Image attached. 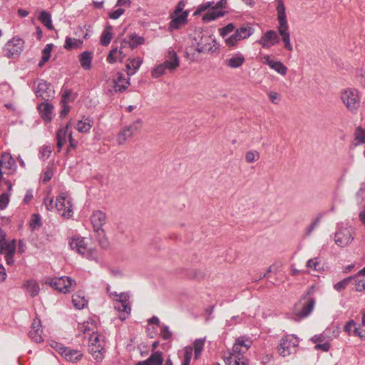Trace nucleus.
<instances>
[{"instance_id": "obj_1", "label": "nucleus", "mask_w": 365, "mask_h": 365, "mask_svg": "<svg viewBox=\"0 0 365 365\" xmlns=\"http://www.w3.org/2000/svg\"><path fill=\"white\" fill-rule=\"evenodd\" d=\"M277 21L279 22L278 32L282 36L284 48L289 51H293V46L290 43V34L289 32V26L285 11V6L282 0H279L277 6Z\"/></svg>"}, {"instance_id": "obj_2", "label": "nucleus", "mask_w": 365, "mask_h": 365, "mask_svg": "<svg viewBox=\"0 0 365 365\" xmlns=\"http://www.w3.org/2000/svg\"><path fill=\"white\" fill-rule=\"evenodd\" d=\"M193 41L196 44L195 51L198 53H214L218 49L215 46V38L213 36L205 34L202 31L196 32Z\"/></svg>"}, {"instance_id": "obj_3", "label": "nucleus", "mask_w": 365, "mask_h": 365, "mask_svg": "<svg viewBox=\"0 0 365 365\" xmlns=\"http://www.w3.org/2000/svg\"><path fill=\"white\" fill-rule=\"evenodd\" d=\"M48 205L51 210L55 208L63 217L69 218L73 215V205L69 197L58 196L55 200L51 199Z\"/></svg>"}, {"instance_id": "obj_4", "label": "nucleus", "mask_w": 365, "mask_h": 365, "mask_svg": "<svg viewBox=\"0 0 365 365\" xmlns=\"http://www.w3.org/2000/svg\"><path fill=\"white\" fill-rule=\"evenodd\" d=\"M69 245L73 250H76L79 255L88 259H96L98 257L97 250L88 247V245L83 237H73L69 242Z\"/></svg>"}, {"instance_id": "obj_5", "label": "nucleus", "mask_w": 365, "mask_h": 365, "mask_svg": "<svg viewBox=\"0 0 365 365\" xmlns=\"http://www.w3.org/2000/svg\"><path fill=\"white\" fill-rule=\"evenodd\" d=\"M49 284L51 287L63 294L70 292L76 287V281L66 276L52 279Z\"/></svg>"}, {"instance_id": "obj_6", "label": "nucleus", "mask_w": 365, "mask_h": 365, "mask_svg": "<svg viewBox=\"0 0 365 365\" xmlns=\"http://www.w3.org/2000/svg\"><path fill=\"white\" fill-rule=\"evenodd\" d=\"M341 98L346 107L351 111L356 110L360 105L358 91L355 88H347L341 95Z\"/></svg>"}, {"instance_id": "obj_7", "label": "nucleus", "mask_w": 365, "mask_h": 365, "mask_svg": "<svg viewBox=\"0 0 365 365\" xmlns=\"http://www.w3.org/2000/svg\"><path fill=\"white\" fill-rule=\"evenodd\" d=\"M299 341L293 336H286L282 337L277 347L280 356L285 357L296 351Z\"/></svg>"}, {"instance_id": "obj_8", "label": "nucleus", "mask_w": 365, "mask_h": 365, "mask_svg": "<svg viewBox=\"0 0 365 365\" xmlns=\"http://www.w3.org/2000/svg\"><path fill=\"white\" fill-rule=\"evenodd\" d=\"M24 41L19 37H14L8 41L3 48L4 56L8 58L18 57L23 51Z\"/></svg>"}, {"instance_id": "obj_9", "label": "nucleus", "mask_w": 365, "mask_h": 365, "mask_svg": "<svg viewBox=\"0 0 365 365\" xmlns=\"http://www.w3.org/2000/svg\"><path fill=\"white\" fill-rule=\"evenodd\" d=\"M141 120L138 119L122 129L117 137L118 144L123 145L128 139L138 133L140 128Z\"/></svg>"}, {"instance_id": "obj_10", "label": "nucleus", "mask_w": 365, "mask_h": 365, "mask_svg": "<svg viewBox=\"0 0 365 365\" xmlns=\"http://www.w3.org/2000/svg\"><path fill=\"white\" fill-rule=\"evenodd\" d=\"M303 302L299 305L301 308L298 309L297 307H295V320L299 321L302 319L307 317L313 311L315 305V299L311 297H303Z\"/></svg>"}, {"instance_id": "obj_11", "label": "nucleus", "mask_w": 365, "mask_h": 365, "mask_svg": "<svg viewBox=\"0 0 365 365\" xmlns=\"http://www.w3.org/2000/svg\"><path fill=\"white\" fill-rule=\"evenodd\" d=\"M108 84V91L110 93L114 91L115 93H122L126 90L130 84V78L125 79L123 74L118 72L117 73V78L107 81Z\"/></svg>"}, {"instance_id": "obj_12", "label": "nucleus", "mask_w": 365, "mask_h": 365, "mask_svg": "<svg viewBox=\"0 0 365 365\" xmlns=\"http://www.w3.org/2000/svg\"><path fill=\"white\" fill-rule=\"evenodd\" d=\"M354 240L351 227H339L335 233V243L341 247L349 245Z\"/></svg>"}, {"instance_id": "obj_13", "label": "nucleus", "mask_w": 365, "mask_h": 365, "mask_svg": "<svg viewBox=\"0 0 365 365\" xmlns=\"http://www.w3.org/2000/svg\"><path fill=\"white\" fill-rule=\"evenodd\" d=\"M279 42V36L277 31L269 30L265 32L257 43L260 44L264 48H269L271 46Z\"/></svg>"}, {"instance_id": "obj_14", "label": "nucleus", "mask_w": 365, "mask_h": 365, "mask_svg": "<svg viewBox=\"0 0 365 365\" xmlns=\"http://www.w3.org/2000/svg\"><path fill=\"white\" fill-rule=\"evenodd\" d=\"M91 221L93 225L94 231L98 235H103V226L106 222V215L101 210H96L93 212L91 217Z\"/></svg>"}, {"instance_id": "obj_15", "label": "nucleus", "mask_w": 365, "mask_h": 365, "mask_svg": "<svg viewBox=\"0 0 365 365\" xmlns=\"http://www.w3.org/2000/svg\"><path fill=\"white\" fill-rule=\"evenodd\" d=\"M119 299L114 304V309L120 312L119 319L125 320L130 312V307L126 299L125 296L120 294Z\"/></svg>"}, {"instance_id": "obj_16", "label": "nucleus", "mask_w": 365, "mask_h": 365, "mask_svg": "<svg viewBox=\"0 0 365 365\" xmlns=\"http://www.w3.org/2000/svg\"><path fill=\"white\" fill-rule=\"evenodd\" d=\"M43 329L41 327V322L38 319H35L32 323L31 329L29 333L30 338L36 343L43 341L41 336Z\"/></svg>"}, {"instance_id": "obj_17", "label": "nucleus", "mask_w": 365, "mask_h": 365, "mask_svg": "<svg viewBox=\"0 0 365 365\" xmlns=\"http://www.w3.org/2000/svg\"><path fill=\"white\" fill-rule=\"evenodd\" d=\"M74 99H75V96L71 97V90H69V89L64 90V91L62 94L61 101V105L62 109L60 113V116L61 118L65 117L68 114V113L70 110V106L68 105V103L70 101H73Z\"/></svg>"}, {"instance_id": "obj_18", "label": "nucleus", "mask_w": 365, "mask_h": 365, "mask_svg": "<svg viewBox=\"0 0 365 365\" xmlns=\"http://www.w3.org/2000/svg\"><path fill=\"white\" fill-rule=\"evenodd\" d=\"M188 16V11H185L182 14H174L172 16V20L169 24V29H178L182 25L187 23V18Z\"/></svg>"}, {"instance_id": "obj_19", "label": "nucleus", "mask_w": 365, "mask_h": 365, "mask_svg": "<svg viewBox=\"0 0 365 365\" xmlns=\"http://www.w3.org/2000/svg\"><path fill=\"white\" fill-rule=\"evenodd\" d=\"M227 365H248V360L245 356L238 352L232 351L230 356L225 359Z\"/></svg>"}, {"instance_id": "obj_20", "label": "nucleus", "mask_w": 365, "mask_h": 365, "mask_svg": "<svg viewBox=\"0 0 365 365\" xmlns=\"http://www.w3.org/2000/svg\"><path fill=\"white\" fill-rule=\"evenodd\" d=\"M163 363L162 352L157 351H153L146 360L138 361L135 365H163Z\"/></svg>"}, {"instance_id": "obj_21", "label": "nucleus", "mask_w": 365, "mask_h": 365, "mask_svg": "<svg viewBox=\"0 0 365 365\" xmlns=\"http://www.w3.org/2000/svg\"><path fill=\"white\" fill-rule=\"evenodd\" d=\"M61 356L68 361L75 363L80 361L83 357V354L81 351L77 349H72L66 347L64 351L61 352Z\"/></svg>"}, {"instance_id": "obj_22", "label": "nucleus", "mask_w": 365, "mask_h": 365, "mask_svg": "<svg viewBox=\"0 0 365 365\" xmlns=\"http://www.w3.org/2000/svg\"><path fill=\"white\" fill-rule=\"evenodd\" d=\"M93 123L92 118L83 116L81 120L77 121L75 128L80 133H88L92 128Z\"/></svg>"}, {"instance_id": "obj_23", "label": "nucleus", "mask_w": 365, "mask_h": 365, "mask_svg": "<svg viewBox=\"0 0 365 365\" xmlns=\"http://www.w3.org/2000/svg\"><path fill=\"white\" fill-rule=\"evenodd\" d=\"M252 344V341L250 339H244L242 337L237 338L233 345L232 351L235 352L244 354L249 349Z\"/></svg>"}, {"instance_id": "obj_24", "label": "nucleus", "mask_w": 365, "mask_h": 365, "mask_svg": "<svg viewBox=\"0 0 365 365\" xmlns=\"http://www.w3.org/2000/svg\"><path fill=\"white\" fill-rule=\"evenodd\" d=\"M351 281L350 285H351L352 289L356 292H362L365 290V277L356 274L350 277Z\"/></svg>"}, {"instance_id": "obj_25", "label": "nucleus", "mask_w": 365, "mask_h": 365, "mask_svg": "<svg viewBox=\"0 0 365 365\" xmlns=\"http://www.w3.org/2000/svg\"><path fill=\"white\" fill-rule=\"evenodd\" d=\"M163 63L168 69H175L179 66L177 53L173 50H170L168 53L167 59Z\"/></svg>"}, {"instance_id": "obj_26", "label": "nucleus", "mask_w": 365, "mask_h": 365, "mask_svg": "<svg viewBox=\"0 0 365 365\" xmlns=\"http://www.w3.org/2000/svg\"><path fill=\"white\" fill-rule=\"evenodd\" d=\"M15 167V161L9 155H2L0 158V168L1 170H11Z\"/></svg>"}, {"instance_id": "obj_27", "label": "nucleus", "mask_w": 365, "mask_h": 365, "mask_svg": "<svg viewBox=\"0 0 365 365\" xmlns=\"http://www.w3.org/2000/svg\"><path fill=\"white\" fill-rule=\"evenodd\" d=\"M26 292L32 297L38 295L39 292V286L38 283L34 280H28L24 284Z\"/></svg>"}, {"instance_id": "obj_28", "label": "nucleus", "mask_w": 365, "mask_h": 365, "mask_svg": "<svg viewBox=\"0 0 365 365\" xmlns=\"http://www.w3.org/2000/svg\"><path fill=\"white\" fill-rule=\"evenodd\" d=\"M245 62V57L240 53L235 54L230 59L227 60V65L232 68L240 67Z\"/></svg>"}, {"instance_id": "obj_29", "label": "nucleus", "mask_w": 365, "mask_h": 365, "mask_svg": "<svg viewBox=\"0 0 365 365\" xmlns=\"http://www.w3.org/2000/svg\"><path fill=\"white\" fill-rule=\"evenodd\" d=\"M93 58V53L91 51H83L80 55V63L81 66L85 69V70H89L91 67V61Z\"/></svg>"}, {"instance_id": "obj_30", "label": "nucleus", "mask_w": 365, "mask_h": 365, "mask_svg": "<svg viewBox=\"0 0 365 365\" xmlns=\"http://www.w3.org/2000/svg\"><path fill=\"white\" fill-rule=\"evenodd\" d=\"M142 63L143 60L140 58H135L130 60V61L126 64L128 76H133L138 70Z\"/></svg>"}, {"instance_id": "obj_31", "label": "nucleus", "mask_w": 365, "mask_h": 365, "mask_svg": "<svg viewBox=\"0 0 365 365\" xmlns=\"http://www.w3.org/2000/svg\"><path fill=\"white\" fill-rule=\"evenodd\" d=\"M68 126L69 125L67 124L65 128L58 129L57 132L56 140L58 151L61 150V147L66 143V133Z\"/></svg>"}, {"instance_id": "obj_32", "label": "nucleus", "mask_w": 365, "mask_h": 365, "mask_svg": "<svg viewBox=\"0 0 365 365\" xmlns=\"http://www.w3.org/2000/svg\"><path fill=\"white\" fill-rule=\"evenodd\" d=\"M206 338H199L194 341L192 351L195 352V358L198 359L204 349Z\"/></svg>"}, {"instance_id": "obj_33", "label": "nucleus", "mask_w": 365, "mask_h": 365, "mask_svg": "<svg viewBox=\"0 0 365 365\" xmlns=\"http://www.w3.org/2000/svg\"><path fill=\"white\" fill-rule=\"evenodd\" d=\"M41 217L39 214L34 213L31 215L29 221V227L31 231L38 230L42 226Z\"/></svg>"}, {"instance_id": "obj_34", "label": "nucleus", "mask_w": 365, "mask_h": 365, "mask_svg": "<svg viewBox=\"0 0 365 365\" xmlns=\"http://www.w3.org/2000/svg\"><path fill=\"white\" fill-rule=\"evenodd\" d=\"M223 15L224 13L222 11H217L216 8L213 7L211 11H209L203 16L202 20L204 22H210L222 16Z\"/></svg>"}, {"instance_id": "obj_35", "label": "nucleus", "mask_w": 365, "mask_h": 365, "mask_svg": "<svg viewBox=\"0 0 365 365\" xmlns=\"http://www.w3.org/2000/svg\"><path fill=\"white\" fill-rule=\"evenodd\" d=\"M72 302L74 307L78 309H82L87 304V301L83 296H81L78 293H75L72 296Z\"/></svg>"}, {"instance_id": "obj_36", "label": "nucleus", "mask_w": 365, "mask_h": 365, "mask_svg": "<svg viewBox=\"0 0 365 365\" xmlns=\"http://www.w3.org/2000/svg\"><path fill=\"white\" fill-rule=\"evenodd\" d=\"M112 26H108L103 31V34L101 36V43L104 46H107L111 41L112 38Z\"/></svg>"}, {"instance_id": "obj_37", "label": "nucleus", "mask_w": 365, "mask_h": 365, "mask_svg": "<svg viewBox=\"0 0 365 365\" xmlns=\"http://www.w3.org/2000/svg\"><path fill=\"white\" fill-rule=\"evenodd\" d=\"M236 31L239 34L240 38L242 39L249 38L254 33V29L249 25L242 26L237 29Z\"/></svg>"}, {"instance_id": "obj_38", "label": "nucleus", "mask_w": 365, "mask_h": 365, "mask_svg": "<svg viewBox=\"0 0 365 365\" xmlns=\"http://www.w3.org/2000/svg\"><path fill=\"white\" fill-rule=\"evenodd\" d=\"M269 66L282 76H285L287 73V68L281 61H273Z\"/></svg>"}, {"instance_id": "obj_39", "label": "nucleus", "mask_w": 365, "mask_h": 365, "mask_svg": "<svg viewBox=\"0 0 365 365\" xmlns=\"http://www.w3.org/2000/svg\"><path fill=\"white\" fill-rule=\"evenodd\" d=\"M83 43V41L78 39H73L70 37H66L65 41L64 48L66 50H71L74 48H78L81 47V45Z\"/></svg>"}, {"instance_id": "obj_40", "label": "nucleus", "mask_w": 365, "mask_h": 365, "mask_svg": "<svg viewBox=\"0 0 365 365\" xmlns=\"http://www.w3.org/2000/svg\"><path fill=\"white\" fill-rule=\"evenodd\" d=\"M10 249H16V241L15 239L10 242L5 241L0 243V255H4L6 252H9Z\"/></svg>"}, {"instance_id": "obj_41", "label": "nucleus", "mask_w": 365, "mask_h": 365, "mask_svg": "<svg viewBox=\"0 0 365 365\" xmlns=\"http://www.w3.org/2000/svg\"><path fill=\"white\" fill-rule=\"evenodd\" d=\"M307 267L315 271H320L323 269L321 260L319 258L310 259L307 262Z\"/></svg>"}, {"instance_id": "obj_42", "label": "nucleus", "mask_w": 365, "mask_h": 365, "mask_svg": "<svg viewBox=\"0 0 365 365\" xmlns=\"http://www.w3.org/2000/svg\"><path fill=\"white\" fill-rule=\"evenodd\" d=\"M34 89H35V93L37 97H43L44 93L46 92V81L43 80H41L40 82L38 83L36 87V83H34Z\"/></svg>"}, {"instance_id": "obj_43", "label": "nucleus", "mask_w": 365, "mask_h": 365, "mask_svg": "<svg viewBox=\"0 0 365 365\" xmlns=\"http://www.w3.org/2000/svg\"><path fill=\"white\" fill-rule=\"evenodd\" d=\"M145 39L143 37L139 36L138 35H131L130 36V41L128 42L130 46L133 48L136 46L141 45L144 43Z\"/></svg>"}, {"instance_id": "obj_44", "label": "nucleus", "mask_w": 365, "mask_h": 365, "mask_svg": "<svg viewBox=\"0 0 365 365\" xmlns=\"http://www.w3.org/2000/svg\"><path fill=\"white\" fill-rule=\"evenodd\" d=\"M192 355V346H186L184 349V358L181 363V365H190L191 357Z\"/></svg>"}, {"instance_id": "obj_45", "label": "nucleus", "mask_w": 365, "mask_h": 365, "mask_svg": "<svg viewBox=\"0 0 365 365\" xmlns=\"http://www.w3.org/2000/svg\"><path fill=\"white\" fill-rule=\"evenodd\" d=\"M259 158V153L257 150H250L245 154V160L248 163H254Z\"/></svg>"}, {"instance_id": "obj_46", "label": "nucleus", "mask_w": 365, "mask_h": 365, "mask_svg": "<svg viewBox=\"0 0 365 365\" xmlns=\"http://www.w3.org/2000/svg\"><path fill=\"white\" fill-rule=\"evenodd\" d=\"M242 40L240 38L239 34L235 31V34L225 38V43L228 46H234L240 41Z\"/></svg>"}, {"instance_id": "obj_47", "label": "nucleus", "mask_w": 365, "mask_h": 365, "mask_svg": "<svg viewBox=\"0 0 365 365\" xmlns=\"http://www.w3.org/2000/svg\"><path fill=\"white\" fill-rule=\"evenodd\" d=\"M351 281V277L345 278L343 280L337 282L334 285V289L338 292H341V290L344 289L347 286L350 285Z\"/></svg>"}, {"instance_id": "obj_48", "label": "nucleus", "mask_w": 365, "mask_h": 365, "mask_svg": "<svg viewBox=\"0 0 365 365\" xmlns=\"http://www.w3.org/2000/svg\"><path fill=\"white\" fill-rule=\"evenodd\" d=\"M166 68L167 67L164 65V63L160 64L153 70L152 76L153 78H158L161 76L165 73Z\"/></svg>"}, {"instance_id": "obj_49", "label": "nucleus", "mask_w": 365, "mask_h": 365, "mask_svg": "<svg viewBox=\"0 0 365 365\" xmlns=\"http://www.w3.org/2000/svg\"><path fill=\"white\" fill-rule=\"evenodd\" d=\"M47 344H48L49 346L52 349H53L54 350H56L61 354V352H63L64 351V349L66 348V346H64L63 344H61L54 340H49L48 341H47Z\"/></svg>"}, {"instance_id": "obj_50", "label": "nucleus", "mask_w": 365, "mask_h": 365, "mask_svg": "<svg viewBox=\"0 0 365 365\" xmlns=\"http://www.w3.org/2000/svg\"><path fill=\"white\" fill-rule=\"evenodd\" d=\"M16 249L9 250V252H6L4 254L5 260L6 262V264L9 265H11L14 263V255L16 252Z\"/></svg>"}, {"instance_id": "obj_51", "label": "nucleus", "mask_w": 365, "mask_h": 365, "mask_svg": "<svg viewBox=\"0 0 365 365\" xmlns=\"http://www.w3.org/2000/svg\"><path fill=\"white\" fill-rule=\"evenodd\" d=\"M9 202V195L4 192L0 195V210H4Z\"/></svg>"}, {"instance_id": "obj_52", "label": "nucleus", "mask_w": 365, "mask_h": 365, "mask_svg": "<svg viewBox=\"0 0 365 365\" xmlns=\"http://www.w3.org/2000/svg\"><path fill=\"white\" fill-rule=\"evenodd\" d=\"M355 140H357L359 143H365V131L361 128H358L355 132Z\"/></svg>"}, {"instance_id": "obj_53", "label": "nucleus", "mask_w": 365, "mask_h": 365, "mask_svg": "<svg viewBox=\"0 0 365 365\" xmlns=\"http://www.w3.org/2000/svg\"><path fill=\"white\" fill-rule=\"evenodd\" d=\"M235 29V26L232 23H230L228 24L227 26H225V27L222 28L220 29V35L222 36V37H225L226 36H227L229 34H230L231 32H232Z\"/></svg>"}, {"instance_id": "obj_54", "label": "nucleus", "mask_w": 365, "mask_h": 365, "mask_svg": "<svg viewBox=\"0 0 365 365\" xmlns=\"http://www.w3.org/2000/svg\"><path fill=\"white\" fill-rule=\"evenodd\" d=\"M354 327H356L355 322L353 319L349 320L344 326V331L351 335L354 334Z\"/></svg>"}, {"instance_id": "obj_55", "label": "nucleus", "mask_w": 365, "mask_h": 365, "mask_svg": "<svg viewBox=\"0 0 365 365\" xmlns=\"http://www.w3.org/2000/svg\"><path fill=\"white\" fill-rule=\"evenodd\" d=\"M172 336V332L170 331L167 325H163L161 327V336L163 339L168 340Z\"/></svg>"}, {"instance_id": "obj_56", "label": "nucleus", "mask_w": 365, "mask_h": 365, "mask_svg": "<svg viewBox=\"0 0 365 365\" xmlns=\"http://www.w3.org/2000/svg\"><path fill=\"white\" fill-rule=\"evenodd\" d=\"M354 334L358 336L361 339L365 340V327L359 326L354 327Z\"/></svg>"}, {"instance_id": "obj_57", "label": "nucleus", "mask_w": 365, "mask_h": 365, "mask_svg": "<svg viewBox=\"0 0 365 365\" xmlns=\"http://www.w3.org/2000/svg\"><path fill=\"white\" fill-rule=\"evenodd\" d=\"M320 217H317L306 230V235L309 236L312 232L318 226Z\"/></svg>"}, {"instance_id": "obj_58", "label": "nucleus", "mask_w": 365, "mask_h": 365, "mask_svg": "<svg viewBox=\"0 0 365 365\" xmlns=\"http://www.w3.org/2000/svg\"><path fill=\"white\" fill-rule=\"evenodd\" d=\"M365 199V184L362 185L356 193L358 203H361Z\"/></svg>"}, {"instance_id": "obj_59", "label": "nucleus", "mask_w": 365, "mask_h": 365, "mask_svg": "<svg viewBox=\"0 0 365 365\" xmlns=\"http://www.w3.org/2000/svg\"><path fill=\"white\" fill-rule=\"evenodd\" d=\"M118 53V49L117 48H113L112 49L108 56H107V61L108 63H113L115 62H116L117 61V57H116V54Z\"/></svg>"}, {"instance_id": "obj_60", "label": "nucleus", "mask_w": 365, "mask_h": 365, "mask_svg": "<svg viewBox=\"0 0 365 365\" xmlns=\"http://www.w3.org/2000/svg\"><path fill=\"white\" fill-rule=\"evenodd\" d=\"M212 4V2H206L200 4L197 9L195 11L194 15H197L202 11H205V10L211 7Z\"/></svg>"}, {"instance_id": "obj_61", "label": "nucleus", "mask_w": 365, "mask_h": 365, "mask_svg": "<svg viewBox=\"0 0 365 365\" xmlns=\"http://www.w3.org/2000/svg\"><path fill=\"white\" fill-rule=\"evenodd\" d=\"M103 348H101V349H98V351H93L92 356L97 361H101L103 359Z\"/></svg>"}, {"instance_id": "obj_62", "label": "nucleus", "mask_w": 365, "mask_h": 365, "mask_svg": "<svg viewBox=\"0 0 365 365\" xmlns=\"http://www.w3.org/2000/svg\"><path fill=\"white\" fill-rule=\"evenodd\" d=\"M98 235V243L100 245V246L103 248V249H106L108 247V241L107 240V239L104 236V233L102 235Z\"/></svg>"}, {"instance_id": "obj_63", "label": "nucleus", "mask_w": 365, "mask_h": 365, "mask_svg": "<svg viewBox=\"0 0 365 365\" xmlns=\"http://www.w3.org/2000/svg\"><path fill=\"white\" fill-rule=\"evenodd\" d=\"M37 109L43 120H46V102L41 103L38 106Z\"/></svg>"}, {"instance_id": "obj_64", "label": "nucleus", "mask_w": 365, "mask_h": 365, "mask_svg": "<svg viewBox=\"0 0 365 365\" xmlns=\"http://www.w3.org/2000/svg\"><path fill=\"white\" fill-rule=\"evenodd\" d=\"M125 12V10L123 9H118L113 11L111 14H110L109 17L112 19H118L123 13Z\"/></svg>"}]
</instances>
